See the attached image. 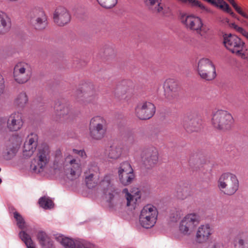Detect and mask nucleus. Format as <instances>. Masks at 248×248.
Listing matches in <instances>:
<instances>
[{
	"label": "nucleus",
	"instance_id": "34",
	"mask_svg": "<svg viewBox=\"0 0 248 248\" xmlns=\"http://www.w3.org/2000/svg\"><path fill=\"white\" fill-rule=\"evenodd\" d=\"M98 176H92V174H84L86 185L89 188L95 187L98 183Z\"/></svg>",
	"mask_w": 248,
	"mask_h": 248
},
{
	"label": "nucleus",
	"instance_id": "44",
	"mask_svg": "<svg viewBox=\"0 0 248 248\" xmlns=\"http://www.w3.org/2000/svg\"><path fill=\"white\" fill-rule=\"evenodd\" d=\"M4 90L5 80L3 75L0 73V96L4 93Z\"/></svg>",
	"mask_w": 248,
	"mask_h": 248
},
{
	"label": "nucleus",
	"instance_id": "42",
	"mask_svg": "<svg viewBox=\"0 0 248 248\" xmlns=\"http://www.w3.org/2000/svg\"><path fill=\"white\" fill-rule=\"evenodd\" d=\"M192 6H196L205 11L207 13L211 12V10L205 7L200 1L197 0H190L188 3Z\"/></svg>",
	"mask_w": 248,
	"mask_h": 248
},
{
	"label": "nucleus",
	"instance_id": "5",
	"mask_svg": "<svg viewBox=\"0 0 248 248\" xmlns=\"http://www.w3.org/2000/svg\"><path fill=\"white\" fill-rule=\"evenodd\" d=\"M211 121L215 128L225 131L231 128L233 123V118L230 113L220 109L213 114Z\"/></svg>",
	"mask_w": 248,
	"mask_h": 248
},
{
	"label": "nucleus",
	"instance_id": "33",
	"mask_svg": "<svg viewBox=\"0 0 248 248\" xmlns=\"http://www.w3.org/2000/svg\"><path fill=\"white\" fill-rule=\"evenodd\" d=\"M58 114L62 117H65L70 116L72 113L71 107L68 104H60L58 108L57 109Z\"/></svg>",
	"mask_w": 248,
	"mask_h": 248
},
{
	"label": "nucleus",
	"instance_id": "4",
	"mask_svg": "<svg viewBox=\"0 0 248 248\" xmlns=\"http://www.w3.org/2000/svg\"><path fill=\"white\" fill-rule=\"evenodd\" d=\"M107 129V122L103 117L96 116L90 120L89 134L91 139L95 140H102L106 135Z\"/></svg>",
	"mask_w": 248,
	"mask_h": 248
},
{
	"label": "nucleus",
	"instance_id": "52",
	"mask_svg": "<svg viewBox=\"0 0 248 248\" xmlns=\"http://www.w3.org/2000/svg\"><path fill=\"white\" fill-rule=\"evenodd\" d=\"M193 156H191L189 159V164L190 165H192L193 163Z\"/></svg>",
	"mask_w": 248,
	"mask_h": 248
},
{
	"label": "nucleus",
	"instance_id": "35",
	"mask_svg": "<svg viewBox=\"0 0 248 248\" xmlns=\"http://www.w3.org/2000/svg\"><path fill=\"white\" fill-rule=\"evenodd\" d=\"M19 236L25 243L27 248H35L34 243L32 242L31 236L25 231H21L19 233Z\"/></svg>",
	"mask_w": 248,
	"mask_h": 248
},
{
	"label": "nucleus",
	"instance_id": "16",
	"mask_svg": "<svg viewBox=\"0 0 248 248\" xmlns=\"http://www.w3.org/2000/svg\"><path fill=\"white\" fill-rule=\"evenodd\" d=\"M202 121L196 114L193 113L186 114L183 119V125L189 133L199 131L202 126Z\"/></svg>",
	"mask_w": 248,
	"mask_h": 248
},
{
	"label": "nucleus",
	"instance_id": "10",
	"mask_svg": "<svg viewBox=\"0 0 248 248\" xmlns=\"http://www.w3.org/2000/svg\"><path fill=\"white\" fill-rule=\"evenodd\" d=\"M142 167L145 170H151L158 161V152L154 147L144 149L141 154Z\"/></svg>",
	"mask_w": 248,
	"mask_h": 248
},
{
	"label": "nucleus",
	"instance_id": "46",
	"mask_svg": "<svg viewBox=\"0 0 248 248\" xmlns=\"http://www.w3.org/2000/svg\"><path fill=\"white\" fill-rule=\"evenodd\" d=\"M73 152L76 154L80 156H81L83 158H85L87 156L86 154L85 151L83 150H76V149H74Z\"/></svg>",
	"mask_w": 248,
	"mask_h": 248
},
{
	"label": "nucleus",
	"instance_id": "12",
	"mask_svg": "<svg viewBox=\"0 0 248 248\" xmlns=\"http://www.w3.org/2000/svg\"><path fill=\"white\" fill-rule=\"evenodd\" d=\"M14 77L15 80L19 84H23L28 81L31 75V65L24 62L17 63L14 69Z\"/></svg>",
	"mask_w": 248,
	"mask_h": 248
},
{
	"label": "nucleus",
	"instance_id": "56",
	"mask_svg": "<svg viewBox=\"0 0 248 248\" xmlns=\"http://www.w3.org/2000/svg\"><path fill=\"white\" fill-rule=\"evenodd\" d=\"M226 22H227L228 23V22H229V19H227V18H226Z\"/></svg>",
	"mask_w": 248,
	"mask_h": 248
},
{
	"label": "nucleus",
	"instance_id": "40",
	"mask_svg": "<svg viewBox=\"0 0 248 248\" xmlns=\"http://www.w3.org/2000/svg\"><path fill=\"white\" fill-rule=\"evenodd\" d=\"M39 203L41 207L45 209H50L53 206V202L49 198L46 197L40 199Z\"/></svg>",
	"mask_w": 248,
	"mask_h": 248
},
{
	"label": "nucleus",
	"instance_id": "53",
	"mask_svg": "<svg viewBox=\"0 0 248 248\" xmlns=\"http://www.w3.org/2000/svg\"><path fill=\"white\" fill-rule=\"evenodd\" d=\"M190 0H181V1H182L183 3H188L189 2Z\"/></svg>",
	"mask_w": 248,
	"mask_h": 248
},
{
	"label": "nucleus",
	"instance_id": "24",
	"mask_svg": "<svg viewBox=\"0 0 248 248\" xmlns=\"http://www.w3.org/2000/svg\"><path fill=\"white\" fill-rule=\"evenodd\" d=\"M11 27V20L8 15L3 12H0V34H4L8 32Z\"/></svg>",
	"mask_w": 248,
	"mask_h": 248
},
{
	"label": "nucleus",
	"instance_id": "14",
	"mask_svg": "<svg viewBox=\"0 0 248 248\" xmlns=\"http://www.w3.org/2000/svg\"><path fill=\"white\" fill-rule=\"evenodd\" d=\"M118 176L120 183L124 186H128L132 183L135 178L133 170L127 162L121 164L118 170Z\"/></svg>",
	"mask_w": 248,
	"mask_h": 248
},
{
	"label": "nucleus",
	"instance_id": "15",
	"mask_svg": "<svg viewBox=\"0 0 248 248\" xmlns=\"http://www.w3.org/2000/svg\"><path fill=\"white\" fill-rule=\"evenodd\" d=\"M155 108L150 102H143L139 103L135 108L136 115L141 120L151 118L155 114Z\"/></svg>",
	"mask_w": 248,
	"mask_h": 248
},
{
	"label": "nucleus",
	"instance_id": "26",
	"mask_svg": "<svg viewBox=\"0 0 248 248\" xmlns=\"http://www.w3.org/2000/svg\"><path fill=\"white\" fill-rule=\"evenodd\" d=\"M107 155L110 159L116 160L119 158L122 153V148L118 144H113L107 150Z\"/></svg>",
	"mask_w": 248,
	"mask_h": 248
},
{
	"label": "nucleus",
	"instance_id": "39",
	"mask_svg": "<svg viewBox=\"0 0 248 248\" xmlns=\"http://www.w3.org/2000/svg\"><path fill=\"white\" fill-rule=\"evenodd\" d=\"M14 217L16 221L17 225L20 229L23 230L27 228V225L22 216L17 212L14 213Z\"/></svg>",
	"mask_w": 248,
	"mask_h": 248
},
{
	"label": "nucleus",
	"instance_id": "37",
	"mask_svg": "<svg viewBox=\"0 0 248 248\" xmlns=\"http://www.w3.org/2000/svg\"><path fill=\"white\" fill-rule=\"evenodd\" d=\"M118 90H120L123 94H131L133 92V88L131 82H124L122 85L118 87Z\"/></svg>",
	"mask_w": 248,
	"mask_h": 248
},
{
	"label": "nucleus",
	"instance_id": "29",
	"mask_svg": "<svg viewBox=\"0 0 248 248\" xmlns=\"http://www.w3.org/2000/svg\"><path fill=\"white\" fill-rule=\"evenodd\" d=\"M28 96L25 92L19 93L15 97L14 104L18 108H24L28 102Z\"/></svg>",
	"mask_w": 248,
	"mask_h": 248
},
{
	"label": "nucleus",
	"instance_id": "47",
	"mask_svg": "<svg viewBox=\"0 0 248 248\" xmlns=\"http://www.w3.org/2000/svg\"><path fill=\"white\" fill-rule=\"evenodd\" d=\"M230 27L235 29L237 31L242 34L245 31V30L236 25L235 23L230 24Z\"/></svg>",
	"mask_w": 248,
	"mask_h": 248
},
{
	"label": "nucleus",
	"instance_id": "45",
	"mask_svg": "<svg viewBox=\"0 0 248 248\" xmlns=\"http://www.w3.org/2000/svg\"><path fill=\"white\" fill-rule=\"evenodd\" d=\"M81 245L82 246H79L78 248H96L95 245L88 242H84Z\"/></svg>",
	"mask_w": 248,
	"mask_h": 248
},
{
	"label": "nucleus",
	"instance_id": "17",
	"mask_svg": "<svg viewBox=\"0 0 248 248\" xmlns=\"http://www.w3.org/2000/svg\"><path fill=\"white\" fill-rule=\"evenodd\" d=\"M53 20L56 24L62 27L71 20V15L67 9L62 6L57 7L53 14Z\"/></svg>",
	"mask_w": 248,
	"mask_h": 248
},
{
	"label": "nucleus",
	"instance_id": "30",
	"mask_svg": "<svg viewBox=\"0 0 248 248\" xmlns=\"http://www.w3.org/2000/svg\"><path fill=\"white\" fill-rule=\"evenodd\" d=\"M20 142V138L17 136H12L10 140L9 143L8 144V146L9 148V151L7 152L8 154H12V155H14L16 154L19 143Z\"/></svg>",
	"mask_w": 248,
	"mask_h": 248
},
{
	"label": "nucleus",
	"instance_id": "51",
	"mask_svg": "<svg viewBox=\"0 0 248 248\" xmlns=\"http://www.w3.org/2000/svg\"><path fill=\"white\" fill-rule=\"evenodd\" d=\"M211 248H222V247L218 244L214 245Z\"/></svg>",
	"mask_w": 248,
	"mask_h": 248
},
{
	"label": "nucleus",
	"instance_id": "55",
	"mask_svg": "<svg viewBox=\"0 0 248 248\" xmlns=\"http://www.w3.org/2000/svg\"><path fill=\"white\" fill-rule=\"evenodd\" d=\"M109 195H110L109 198H110V200H111L112 198V196L114 197V196L113 195H112V194H110Z\"/></svg>",
	"mask_w": 248,
	"mask_h": 248
},
{
	"label": "nucleus",
	"instance_id": "19",
	"mask_svg": "<svg viewBox=\"0 0 248 248\" xmlns=\"http://www.w3.org/2000/svg\"><path fill=\"white\" fill-rule=\"evenodd\" d=\"M22 114L18 112L12 113L8 118L7 128L12 132L19 130L23 125Z\"/></svg>",
	"mask_w": 248,
	"mask_h": 248
},
{
	"label": "nucleus",
	"instance_id": "6",
	"mask_svg": "<svg viewBox=\"0 0 248 248\" xmlns=\"http://www.w3.org/2000/svg\"><path fill=\"white\" fill-rule=\"evenodd\" d=\"M223 43L225 47L232 53L243 58H247L246 49L244 43L241 39L234 35L224 36Z\"/></svg>",
	"mask_w": 248,
	"mask_h": 248
},
{
	"label": "nucleus",
	"instance_id": "18",
	"mask_svg": "<svg viewBox=\"0 0 248 248\" xmlns=\"http://www.w3.org/2000/svg\"><path fill=\"white\" fill-rule=\"evenodd\" d=\"M181 20L187 28L196 31L197 32L201 31L203 24L200 17L192 15H183L181 16Z\"/></svg>",
	"mask_w": 248,
	"mask_h": 248
},
{
	"label": "nucleus",
	"instance_id": "1",
	"mask_svg": "<svg viewBox=\"0 0 248 248\" xmlns=\"http://www.w3.org/2000/svg\"><path fill=\"white\" fill-rule=\"evenodd\" d=\"M53 164L55 169L63 168L67 177L71 180L78 178L82 172L80 160L70 155L65 156L64 159L62 156L55 157Z\"/></svg>",
	"mask_w": 248,
	"mask_h": 248
},
{
	"label": "nucleus",
	"instance_id": "20",
	"mask_svg": "<svg viewBox=\"0 0 248 248\" xmlns=\"http://www.w3.org/2000/svg\"><path fill=\"white\" fill-rule=\"evenodd\" d=\"M212 233L213 229L210 225H201L196 232L195 241L198 243H204L209 239Z\"/></svg>",
	"mask_w": 248,
	"mask_h": 248
},
{
	"label": "nucleus",
	"instance_id": "36",
	"mask_svg": "<svg viewBox=\"0 0 248 248\" xmlns=\"http://www.w3.org/2000/svg\"><path fill=\"white\" fill-rule=\"evenodd\" d=\"M99 169L95 163H91L88 165L87 170L84 172V174H92V176H98Z\"/></svg>",
	"mask_w": 248,
	"mask_h": 248
},
{
	"label": "nucleus",
	"instance_id": "28",
	"mask_svg": "<svg viewBox=\"0 0 248 248\" xmlns=\"http://www.w3.org/2000/svg\"><path fill=\"white\" fill-rule=\"evenodd\" d=\"M235 248H248V232H243L234 241Z\"/></svg>",
	"mask_w": 248,
	"mask_h": 248
},
{
	"label": "nucleus",
	"instance_id": "31",
	"mask_svg": "<svg viewBox=\"0 0 248 248\" xmlns=\"http://www.w3.org/2000/svg\"><path fill=\"white\" fill-rule=\"evenodd\" d=\"M123 192L125 194V198L127 201V206L130 205L134 206L136 204L138 200L140 199V195L139 194V191H137L135 193V195H133L128 193V190L127 188H124Z\"/></svg>",
	"mask_w": 248,
	"mask_h": 248
},
{
	"label": "nucleus",
	"instance_id": "38",
	"mask_svg": "<svg viewBox=\"0 0 248 248\" xmlns=\"http://www.w3.org/2000/svg\"><path fill=\"white\" fill-rule=\"evenodd\" d=\"M99 186L104 190L110 189L112 187L111 178L109 175H106L100 182Z\"/></svg>",
	"mask_w": 248,
	"mask_h": 248
},
{
	"label": "nucleus",
	"instance_id": "11",
	"mask_svg": "<svg viewBox=\"0 0 248 248\" xmlns=\"http://www.w3.org/2000/svg\"><path fill=\"white\" fill-rule=\"evenodd\" d=\"M198 71L200 77L207 80H213L216 77L215 67L208 59L203 58L199 61Z\"/></svg>",
	"mask_w": 248,
	"mask_h": 248
},
{
	"label": "nucleus",
	"instance_id": "23",
	"mask_svg": "<svg viewBox=\"0 0 248 248\" xmlns=\"http://www.w3.org/2000/svg\"><path fill=\"white\" fill-rule=\"evenodd\" d=\"M146 5L154 13L165 15L169 9L163 7L158 0H144Z\"/></svg>",
	"mask_w": 248,
	"mask_h": 248
},
{
	"label": "nucleus",
	"instance_id": "50",
	"mask_svg": "<svg viewBox=\"0 0 248 248\" xmlns=\"http://www.w3.org/2000/svg\"><path fill=\"white\" fill-rule=\"evenodd\" d=\"M241 34L248 40V32L245 30L243 33H242Z\"/></svg>",
	"mask_w": 248,
	"mask_h": 248
},
{
	"label": "nucleus",
	"instance_id": "48",
	"mask_svg": "<svg viewBox=\"0 0 248 248\" xmlns=\"http://www.w3.org/2000/svg\"><path fill=\"white\" fill-rule=\"evenodd\" d=\"M62 153L60 149H57L55 153V157H62Z\"/></svg>",
	"mask_w": 248,
	"mask_h": 248
},
{
	"label": "nucleus",
	"instance_id": "8",
	"mask_svg": "<svg viewBox=\"0 0 248 248\" xmlns=\"http://www.w3.org/2000/svg\"><path fill=\"white\" fill-rule=\"evenodd\" d=\"M157 216L158 212L156 207L152 205H147L141 211L140 223L143 228H151L155 225Z\"/></svg>",
	"mask_w": 248,
	"mask_h": 248
},
{
	"label": "nucleus",
	"instance_id": "7",
	"mask_svg": "<svg viewBox=\"0 0 248 248\" xmlns=\"http://www.w3.org/2000/svg\"><path fill=\"white\" fill-rule=\"evenodd\" d=\"M50 158V150L47 145H43L39 148L34 158L36 164L31 165V169L35 173L43 171L48 165Z\"/></svg>",
	"mask_w": 248,
	"mask_h": 248
},
{
	"label": "nucleus",
	"instance_id": "43",
	"mask_svg": "<svg viewBox=\"0 0 248 248\" xmlns=\"http://www.w3.org/2000/svg\"><path fill=\"white\" fill-rule=\"evenodd\" d=\"M232 5L238 13L245 18L248 19V16L242 10L241 8L239 7L235 2L232 3Z\"/></svg>",
	"mask_w": 248,
	"mask_h": 248
},
{
	"label": "nucleus",
	"instance_id": "32",
	"mask_svg": "<svg viewBox=\"0 0 248 248\" xmlns=\"http://www.w3.org/2000/svg\"><path fill=\"white\" fill-rule=\"evenodd\" d=\"M60 240L61 243L66 248H78L79 246H82L81 244L86 242L85 241L74 242L72 239L67 237H60Z\"/></svg>",
	"mask_w": 248,
	"mask_h": 248
},
{
	"label": "nucleus",
	"instance_id": "41",
	"mask_svg": "<svg viewBox=\"0 0 248 248\" xmlns=\"http://www.w3.org/2000/svg\"><path fill=\"white\" fill-rule=\"evenodd\" d=\"M99 4L105 8H111L117 3V0H97Z\"/></svg>",
	"mask_w": 248,
	"mask_h": 248
},
{
	"label": "nucleus",
	"instance_id": "57",
	"mask_svg": "<svg viewBox=\"0 0 248 248\" xmlns=\"http://www.w3.org/2000/svg\"><path fill=\"white\" fill-rule=\"evenodd\" d=\"M2 181H1V179L0 178V184H1Z\"/></svg>",
	"mask_w": 248,
	"mask_h": 248
},
{
	"label": "nucleus",
	"instance_id": "54",
	"mask_svg": "<svg viewBox=\"0 0 248 248\" xmlns=\"http://www.w3.org/2000/svg\"><path fill=\"white\" fill-rule=\"evenodd\" d=\"M231 4H232V3H233L234 2H235V1H234V0H227Z\"/></svg>",
	"mask_w": 248,
	"mask_h": 248
},
{
	"label": "nucleus",
	"instance_id": "13",
	"mask_svg": "<svg viewBox=\"0 0 248 248\" xmlns=\"http://www.w3.org/2000/svg\"><path fill=\"white\" fill-rule=\"evenodd\" d=\"M199 223V217L195 213L186 215L181 221L179 230L185 235L191 234Z\"/></svg>",
	"mask_w": 248,
	"mask_h": 248
},
{
	"label": "nucleus",
	"instance_id": "2",
	"mask_svg": "<svg viewBox=\"0 0 248 248\" xmlns=\"http://www.w3.org/2000/svg\"><path fill=\"white\" fill-rule=\"evenodd\" d=\"M75 96L77 101L84 105L96 104L98 99L94 86L91 82H85L80 85Z\"/></svg>",
	"mask_w": 248,
	"mask_h": 248
},
{
	"label": "nucleus",
	"instance_id": "27",
	"mask_svg": "<svg viewBox=\"0 0 248 248\" xmlns=\"http://www.w3.org/2000/svg\"><path fill=\"white\" fill-rule=\"evenodd\" d=\"M37 239L43 248H54L52 242L43 231H40L37 235Z\"/></svg>",
	"mask_w": 248,
	"mask_h": 248
},
{
	"label": "nucleus",
	"instance_id": "49",
	"mask_svg": "<svg viewBox=\"0 0 248 248\" xmlns=\"http://www.w3.org/2000/svg\"><path fill=\"white\" fill-rule=\"evenodd\" d=\"M176 217H175L174 216L173 217L174 218V219H172L173 221H176L180 217V212H179L178 211H176Z\"/></svg>",
	"mask_w": 248,
	"mask_h": 248
},
{
	"label": "nucleus",
	"instance_id": "21",
	"mask_svg": "<svg viewBox=\"0 0 248 248\" xmlns=\"http://www.w3.org/2000/svg\"><path fill=\"white\" fill-rule=\"evenodd\" d=\"M38 137L34 133H31L27 138L23 148V155L26 157H30L32 155L37 147Z\"/></svg>",
	"mask_w": 248,
	"mask_h": 248
},
{
	"label": "nucleus",
	"instance_id": "22",
	"mask_svg": "<svg viewBox=\"0 0 248 248\" xmlns=\"http://www.w3.org/2000/svg\"><path fill=\"white\" fill-rule=\"evenodd\" d=\"M164 88L165 95L169 99L176 96L179 90L177 81L172 78H169L165 81Z\"/></svg>",
	"mask_w": 248,
	"mask_h": 248
},
{
	"label": "nucleus",
	"instance_id": "3",
	"mask_svg": "<svg viewBox=\"0 0 248 248\" xmlns=\"http://www.w3.org/2000/svg\"><path fill=\"white\" fill-rule=\"evenodd\" d=\"M217 187L225 195L231 196L238 189L239 181L235 174L225 172L219 176L217 181Z\"/></svg>",
	"mask_w": 248,
	"mask_h": 248
},
{
	"label": "nucleus",
	"instance_id": "9",
	"mask_svg": "<svg viewBox=\"0 0 248 248\" xmlns=\"http://www.w3.org/2000/svg\"><path fill=\"white\" fill-rule=\"evenodd\" d=\"M27 17L32 26L37 30L41 31L47 27V16L44 10L40 8L35 7L31 9Z\"/></svg>",
	"mask_w": 248,
	"mask_h": 248
},
{
	"label": "nucleus",
	"instance_id": "25",
	"mask_svg": "<svg viewBox=\"0 0 248 248\" xmlns=\"http://www.w3.org/2000/svg\"><path fill=\"white\" fill-rule=\"evenodd\" d=\"M191 194V189L188 185H179L176 188V195L179 199L185 200Z\"/></svg>",
	"mask_w": 248,
	"mask_h": 248
}]
</instances>
